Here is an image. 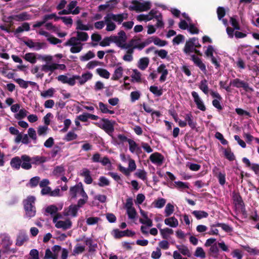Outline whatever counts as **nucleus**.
Returning a JSON list of instances; mask_svg holds the SVG:
<instances>
[{
    "label": "nucleus",
    "instance_id": "nucleus-57",
    "mask_svg": "<svg viewBox=\"0 0 259 259\" xmlns=\"http://www.w3.org/2000/svg\"><path fill=\"white\" fill-rule=\"evenodd\" d=\"M55 92V90L53 88L49 89L47 91L41 92L40 94L41 96L46 98L48 97H52L53 96V95Z\"/></svg>",
    "mask_w": 259,
    "mask_h": 259
},
{
    "label": "nucleus",
    "instance_id": "nucleus-51",
    "mask_svg": "<svg viewBox=\"0 0 259 259\" xmlns=\"http://www.w3.org/2000/svg\"><path fill=\"white\" fill-rule=\"evenodd\" d=\"M194 255L196 257H199L202 258L205 257V253L203 248L201 247H198L196 248Z\"/></svg>",
    "mask_w": 259,
    "mask_h": 259
},
{
    "label": "nucleus",
    "instance_id": "nucleus-54",
    "mask_svg": "<svg viewBox=\"0 0 259 259\" xmlns=\"http://www.w3.org/2000/svg\"><path fill=\"white\" fill-rule=\"evenodd\" d=\"M65 171V169L63 166L60 165L57 166L54 169L53 173L55 176H59Z\"/></svg>",
    "mask_w": 259,
    "mask_h": 259
},
{
    "label": "nucleus",
    "instance_id": "nucleus-25",
    "mask_svg": "<svg viewBox=\"0 0 259 259\" xmlns=\"http://www.w3.org/2000/svg\"><path fill=\"white\" fill-rule=\"evenodd\" d=\"M123 15V14L115 15L113 13H110L108 14L107 16L110 18V19L118 22V24H120L124 19Z\"/></svg>",
    "mask_w": 259,
    "mask_h": 259
},
{
    "label": "nucleus",
    "instance_id": "nucleus-27",
    "mask_svg": "<svg viewBox=\"0 0 259 259\" xmlns=\"http://www.w3.org/2000/svg\"><path fill=\"white\" fill-rule=\"evenodd\" d=\"M56 69H57L56 63H53L51 65H43L41 67V70L45 72H47L49 71H51L49 74V76L51 75L52 73Z\"/></svg>",
    "mask_w": 259,
    "mask_h": 259
},
{
    "label": "nucleus",
    "instance_id": "nucleus-16",
    "mask_svg": "<svg viewBox=\"0 0 259 259\" xmlns=\"http://www.w3.org/2000/svg\"><path fill=\"white\" fill-rule=\"evenodd\" d=\"M78 208L76 205H71L67 209H66L64 212L65 216L71 215L73 217H75L77 215Z\"/></svg>",
    "mask_w": 259,
    "mask_h": 259
},
{
    "label": "nucleus",
    "instance_id": "nucleus-41",
    "mask_svg": "<svg viewBox=\"0 0 259 259\" xmlns=\"http://www.w3.org/2000/svg\"><path fill=\"white\" fill-rule=\"evenodd\" d=\"M165 216L166 217H169L170 215L172 213H173L174 211V206L172 204H171L170 203H168L166 205V207L165 208Z\"/></svg>",
    "mask_w": 259,
    "mask_h": 259
},
{
    "label": "nucleus",
    "instance_id": "nucleus-5",
    "mask_svg": "<svg viewBox=\"0 0 259 259\" xmlns=\"http://www.w3.org/2000/svg\"><path fill=\"white\" fill-rule=\"evenodd\" d=\"M197 40V37H193L190 38L186 41L185 45L183 49V52L187 55H189L191 53H193V50L195 48V41Z\"/></svg>",
    "mask_w": 259,
    "mask_h": 259
},
{
    "label": "nucleus",
    "instance_id": "nucleus-26",
    "mask_svg": "<svg viewBox=\"0 0 259 259\" xmlns=\"http://www.w3.org/2000/svg\"><path fill=\"white\" fill-rule=\"evenodd\" d=\"M123 68L121 66L117 67L114 72L113 74L111 77L113 80H118L122 76L123 74Z\"/></svg>",
    "mask_w": 259,
    "mask_h": 259
},
{
    "label": "nucleus",
    "instance_id": "nucleus-61",
    "mask_svg": "<svg viewBox=\"0 0 259 259\" xmlns=\"http://www.w3.org/2000/svg\"><path fill=\"white\" fill-rule=\"evenodd\" d=\"M76 29L81 30H88L89 28L88 26L82 24V21L80 19L76 21Z\"/></svg>",
    "mask_w": 259,
    "mask_h": 259
},
{
    "label": "nucleus",
    "instance_id": "nucleus-12",
    "mask_svg": "<svg viewBox=\"0 0 259 259\" xmlns=\"http://www.w3.org/2000/svg\"><path fill=\"white\" fill-rule=\"evenodd\" d=\"M191 60L194 62V64L198 67L203 72L206 71L205 65L202 62L201 60L195 55H191Z\"/></svg>",
    "mask_w": 259,
    "mask_h": 259
},
{
    "label": "nucleus",
    "instance_id": "nucleus-33",
    "mask_svg": "<svg viewBox=\"0 0 259 259\" xmlns=\"http://www.w3.org/2000/svg\"><path fill=\"white\" fill-rule=\"evenodd\" d=\"M99 106L101 112L103 113H109L110 114H113L114 113V111L113 110H110L108 109L107 108V106L103 102H99Z\"/></svg>",
    "mask_w": 259,
    "mask_h": 259
},
{
    "label": "nucleus",
    "instance_id": "nucleus-11",
    "mask_svg": "<svg viewBox=\"0 0 259 259\" xmlns=\"http://www.w3.org/2000/svg\"><path fill=\"white\" fill-rule=\"evenodd\" d=\"M31 15L27 12H24L17 15H13L11 18L16 21H24L31 19Z\"/></svg>",
    "mask_w": 259,
    "mask_h": 259
},
{
    "label": "nucleus",
    "instance_id": "nucleus-53",
    "mask_svg": "<svg viewBox=\"0 0 259 259\" xmlns=\"http://www.w3.org/2000/svg\"><path fill=\"white\" fill-rule=\"evenodd\" d=\"M77 40H78L77 37H72L65 43L64 45L65 46H74L78 45H80V43L76 42Z\"/></svg>",
    "mask_w": 259,
    "mask_h": 259
},
{
    "label": "nucleus",
    "instance_id": "nucleus-4",
    "mask_svg": "<svg viewBox=\"0 0 259 259\" xmlns=\"http://www.w3.org/2000/svg\"><path fill=\"white\" fill-rule=\"evenodd\" d=\"M210 94L213 98L212 101V104L213 107L217 109L219 111L222 110L223 109V106L221 104V101L223 98L219 93L211 90Z\"/></svg>",
    "mask_w": 259,
    "mask_h": 259
},
{
    "label": "nucleus",
    "instance_id": "nucleus-37",
    "mask_svg": "<svg viewBox=\"0 0 259 259\" xmlns=\"http://www.w3.org/2000/svg\"><path fill=\"white\" fill-rule=\"evenodd\" d=\"M160 234L163 239H167L168 238V234H172L174 233L171 229L165 228L163 229H160Z\"/></svg>",
    "mask_w": 259,
    "mask_h": 259
},
{
    "label": "nucleus",
    "instance_id": "nucleus-22",
    "mask_svg": "<svg viewBox=\"0 0 259 259\" xmlns=\"http://www.w3.org/2000/svg\"><path fill=\"white\" fill-rule=\"evenodd\" d=\"M30 25L28 22H24L21 26L17 27L14 31V34L17 35L19 33H22L24 31H28L30 30Z\"/></svg>",
    "mask_w": 259,
    "mask_h": 259
},
{
    "label": "nucleus",
    "instance_id": "nucleus-34",
    "mask_svg": "<svg viewBox=\"0 0 259 259\" xmlns=\"http://www.w3.org/2000/svg\"><path fill=\"white\" fill-rule=\"evenodd\" d=\"M24 58L27 61L34 64L36 62V58L35 54L33 53H28L25 55Z\"/></svg>",
    "mask_w": 259,
    "mask_h": 259
},
{
    "label": "nucleus",
    "instance_id": "nucleus-10",
    "mask_svg": "<svg viewBox=\"0 0 259 259\" xmlns=\"http://www.w3.org/2000/svg\"><path fill=\"white\" fill-rule=\"evenodd\" d=\"M22 163L21 167L26 170L31 168L32 163L31 162L30 157L27 155L24 154L21 156Z\"/></svg>",
    "mask_w": 259,
    "mask_h": 259
},
{
    "label": "nucleus",
    "instance_id": "nucleus-2",
    "mask_svg": "<svg viewBox=\"0 0 259 259\" xmlns=\"http://www.w3.org/2000/svg\"><path fill=\"white\" fill-rule=\"evenodd\" d=\"M101 120L103 122L102 124H101L98 122H95L94 124L98 127L104 130L109 135L111 136L114 131V125L115 122L104 118H102Z\"/></svg>",
    "mask_w": 259,
    "mask_h": 259
},
{
    "label": "nucleus",
    "instance_id": "nucleus-7",
    "mask_svg": "<svg viewBox=\"0 0 259 259\" xmlns=\"http://www.w3.org/2000/svg\"><path fill=\"white\" fill-rule=\"evenodd\" d=\"M149 159L153 163L160 166L163 163L164 157L161 153L154 152L151 154Z\"/></svg>",
    "mask_w": 259,
    "mask_h": 259
},
{
    "label": "nucleus",
    "instance_id": "nucleus-62",
    "mask_svg": "<svg viewBox=\"0 0 259 259\" xmlns=\"http://www.w3.org/2000/svg\"><path fill=\"white\" fill-rule=\"evenodd\" d=\"M28 112L24 109H21L19 110V113L15 115V117L17 119H21L27 116Z\"/></svg>",
    "mask_w": 259,
    "mask_h": 259
},
{
    "label": "nucleus",
    "instance_id": "nucleus-32",
    "mask_svg": "<svg viewBox=\"0 0 259 259\" xmlns=\"http://www.w3.org/2000/svg\"><path fill=\"white\" fill-rule=\"evenodd\" d=\"M149 60L148 58H143L140 59L138 67L142 70H145L148 66Z\"/></svg>",
    "mask_w": 259,
    "mask_h": 259
},
{
    "label": "nucleus",
    "instance_id": "nucleus-36",
    "mask_svg": "<svg viewBox=\"0 0 259 259\" xmlns=\"http://www.w3.org/2000/svg\"><path fill=\"white\" fill-rule=\"evenodd\" d=\"M199 88L205 94L208 93V87L207 84V80L205 79L202 80L199 85Z\"/></svg>",
    "mask_w": 259,
    "mask_h": 259
},
{
    "label": "nucleus",
    "instance_id": "nucleus-63",
    "mask_svg": "<svg viewBox=\"0 0 259 259\" xmlns=\"http://www.w3.org/2000/svg\"><path fill=\"white\" fill-rule=\"evenodd\" d=\"M185 37L183 35L179 34L177 35L172 40L174 44L179 45L184 40Z\"/></svg>",
    "mask_w": 259,
    "mask_h": 259
},
{
    "label": "nucleus",
    "instance_id": "nucleus-30",
    "mask_svg": "<svg viewBox=\"0 0 259 259\" xmlns=\"http://www.w3.org/2000/svg\"><path fill=\"white\" fill-rule=\"evenodd\" d=\"M176 247L183 255H187L188 257L191 256L190 251L186 246L177 245Z\"/></svg>",
    "mask_w": 259,
    "mask_h": 259
},
{
    "label": "nucleus",
    "instance_id": "nucleus-58",
    "mask_svg": "<svg viewBox=\"0 0 259 259\" xmlns=\"http://www.w3.org/2000/svg\"><path fill=\"white\" fill-rule=\"evenodd\" d=\"M217 15L219 20H221L226 15L225 9L224 7H219L217 9Z\"/></svg>",
    "mask_w": 259,
    "mask_h": 259
},
{
    "label": "nucleus",
    "instance_id": "nucleus-21",
    "mask_svg": "<svg viewBox=\"0 0 259 259\" xmlns=\"http://www.w3.org/2000/svg\"><path fill=\"white\" fill-rule=\"evenodd\" d=\"M31 162L32 164L39 165L47 161V157L43 156H35L30 157Z\"/></svg>",
    "mask_w": 259,
    "mask_h": 259
},
{
    "label": "nucleus",
    "instance_id": "nucleus-64",
    "mask_svg": "<svg viewBox=\"0 0 259 259\" xmlns=\"http://www.w3.org/2000/svg\"><path fill=\"white\" fill-rule=\"evenodd\" d=\"M161 255V250L159 248L157 247L156 251H152L151 253V257L153 259H159Z\"/></svg>",
    "mask_w": 259,
    "mask_h": 259
},
{
    "label": "nucleus",
    "instance_id": "nucleus-55",
    "mask_svg": "<svg viewBox=\"0 0 259 259\" xmlns=\"http://www.w3.org/2000/svg\"><path fill=\"white\" fill-rule=\"evenodd\" d=\"M233 200L236 204L242 206L244 204L241 195L239 194H234L233 196Z\"/></svg>",
    "mask_w": 259,
    "mask_h": 259
},
{
    "label": "nucleus",
    "instance_id": "nucleus-43",
    "mask_svg": "<svg viewBox=\"0 0 259 259\" xmlns=\"http://www.w3.org/2000/svg\"><path fill=\"white\" fill-rule=\"evenodd\" d=\"M153 40L154 45L159 47H163L167 44V41L162 40L157 36H155L154 38H153Z\"/></svg>",
    "mask_w": 259,
    "mask_h": 259
},
{
    "label": "nucleus",
    "instance_id": "nucleus-35",
    "mask_svg": "<svg viewBox=\"0 0 259 259\" xmlns=\"http://www.w3.org/2000/svg\"><path fill=\"white\" fill-rule=\"evenodd\" d=\"M96 72L101 77L104 78L108 79L110 77L109 72L105 69L98 68Z\"/></svg>",
    "mask_w": 259,
    "mask_h": 259
},
{
    "label": "nucleus",
    "instance_id": "nucleus-59",
    "mask_svg": "<svg viewBox=\"0 0 259 259\" xmlns=\"http://www.w3.org/2000/svg\"><path fill=\"white\" fill-rule=\"evenodd\" d=\"M58 210V207L54 205H50L48 207H47L46 209V211L47 213L51 214V215H53V214L57 213Z\"/></svg>",
    "mask_w": 259,
    "mask_h": 259
},
{
    "label": "nucleus",
    "instance_id": "nucleus-29",
    "mask_svg": "<svg viewBox=\"0 0 259 259\" xmlns=\"http://www.w3.org/2000/svg\"><path fill=\"white\" fill-rule=\"evenodd\" d=\"M185 119L188 122V124L192 129H195L196 126V122L193 119V116L191 113L187 114Z\"/></svg>",
    "mask_w": 259,
    "mask_h": 259
},
{
    "label": "nucleus",
    "instance_id": "nucleus-8",
    "mask_svg": "<svg viewBox=\"0 0 259 259\" xmlns=\"http://www.w3.org/2000/svg\"><path fill=\"white\" fill-rule=\"evenodd\" d=\"M118 2V0H110L107 2L105 4L100 5L98 7V10L99 11H102L108 9L109 11H112L115 8Z\"/></svg>",
    "mask_w": 259,
    "mask_h": 259
},
{
    "label": "nucleus",
    "instance_id": "nucleus-45",
    "mask_svg": "<svg viewBox=\"0 0 259 259\" xmlns=\"http://www.w3.org/2000/svg\"><path fill=\"white\" fill-rule=\"evenodd\" d=\"M98 185L100 187H103L104 186H109L110 185V182L105 177L101 176L99 179Z\"/></svg>",
    "mask_w": 259,
    "mask_h": 259
},
{
    "label": "nucleus",
    "instance_id": "nucleus-50",
    "mask_svg": "<svg viewBox=\"0 0 259 259\" xmlns=\"http://www.w3.org/2000/svg\"><path fill=\"white\" fill-rule=\"evenodd\" d=\"M77 138V135L76 134H75L73 132H69L65 136L64 140L66 141L69 142L76 139Z\"/></svg>",
    "mask_w": 259,
    "mask_h": 259
},
{
    "label": "nucleus",
    "instance_id": "nucleus-6",
    "mask_svg": "<svg viewBox=\"0 0 259 259\" xmlns=\"http://www.w3.org/2000/svg\"><path fill=\"white\" fill-rule=\"evenodd\" d=\"M113 232H114V237L115 239H119L124 236L126 237H133L135 234V232L127 229L124 231H120L118 229H114Z\"/></svg>",
    "mask_w": 259,
    "mask_h": 259
},
{
    "label": "nucleus",
    "instance_id": "nucleus-14",
    "mask_svg": "<svg viewBox=\"0 0 259 259\" xmlns=\"http://www.w3.org/2000/svg\"><path fill=\"white\" fill-rule=\"evenodd\" d=\"M157 72L159 73H161V75L159 78V81L161 82L165 81L168 72L164 64H161L160 65V66L157 68Z\"/></svg>",
    "mask_w": 259,
    "mask_h": 259
},
{
    "label": "nucleus",
    "instance_id": "nucleus-60",
    "mask_svg": "<svg viewBox=\"0 0 259 259\" xmlns=\"http://www.w3.org/2000/svg\"><path fill=\"white\" fill-rule=\"evenodd\" d=\"M48 127L47 126H39L37 128V134L40 136H45L47 135Z\"/></svg>",
    "mask_w": 259,
    "mask_h": 259
},
{
    "label": "nucleus",
    "instance_id": "nucleus-1",
    "mask_svg": "<svg viewBox=\"0 0 259 259\" xmlns=\"http://www.w3.org/2000/svg\"><path fill=\"white\" fill-rule=\"evenodd\" d=\"M35 198L31 196L23 201L24 208L25 211V215L28 218L33 217L36 213V208L34 206Z\"/></svg>",
    "mask_w": 259,
    "mask_h": 259
},
{
    "label": "nucleus",
    "instance_id": "nucleus-19",
    "mask_svg": "<svg viewBox=\"0 0 259 259\" xmlns=\"http://www.w3.org/2000/svg\"><path fill=\"white\" fill-rule=\"evenodd\" d=\"M21 157L15 156L11 159L10 165L13 168L18 170L21 166Z\"/></svg>",
    "mask_w": 259,
    "mask_h": 259
},
{
    "label": "nucleus",
    "instance_id": "nucleus-23",
    "mask_svg": "<svg viewBox=\"0 0 259 259\" xmlns=\"http://www.w3.org/2000/svg\"><path fill=\"white\" fill-rule=\"evenodd\" d=\"M165 225L172 228H176L179 225V222L175 217H170L164 220Z\"/></svg>",
    "mask_w": 259,
    "mask_h": 259
},
{
    "label": "nucleus",
    "instance_id": "nucleus-40",
    "mask_svg": "<svg viewBox=\"0 0 259 259\" xmlns=\"http://www.w3.org/2000/svg\"><path fill=\"white\" fill-rule=\"evenodd\" d=\"M111 42L115 43L116 46L121 49L122 48L123 42H122L118 36L111 35Z\"/></svg>",
    "mask_w": 259,
    "mask_h": 259
},
{
    "label": "nucleus",
    "instance_id": "nucleus-13",
    "mask_svg": "<svg viewBox=\"0 0 259 259\" xmlns=\"http://www.w3.org/2000/svg\"><path fill=\"white\" fill-rule=\"evenodd\" d=\"M82 184L81 182H79L75 186L70 188L69 195L71 199H75L76 198L77 194L79 193L81 190V188H82Z\"/></svg>",
    "mask_w": 259,
    "mask_h": 259
},
{
    "label": "nucleus",
    "instance_id": "nucleus-17",
    "mask_svg": "<svg viewBox=\"0 0 259 259\" xmlns=\"http://www.w3.org/2000/svg\"><path fill=\"white\" fill-rule=\"evenodd\" d=\"M80 176L84 178V182L87 184H91L93 182L91 171L88 168H83Z\"/></svg>",
    "mask_w": 259,
    "mask_h": 259
},
{
    "label": "nucleus",
    "instance_id": "nucleus-31",
    "mask_svg": "<svg viewBox=\"0 0 259 259\" xmlns=\"http://www.w3.org/2000/svg\"><path fill=\"white\" fill-rule=\"evenodd\" d=\"M224 154L225 157L229 161H233L235 159V156L230 147L225 149Z\"/></svg>",
    "mask_w": 259,
    "mask_h": 259
},
{
    "label": "nucleus",
    "instance_id": "nucleus-52",
    "mask_svg": "<svg viewBox=\"0 0 259 259\" xmlns=\"http://www.w3.org/2000/svg\"><path fill=\"white\" fill-rule=\"evenodd\" d=\"M128 141L129 150L131 153H135L137 148L139 146L136 143V142L133 140L131 139Z\"/></svg>",
    "mask_w": 259,
    "mask_h": 259
},
{
    "label": "nucleus",
    "instance_id": "nucleus-39",
    "mask_svg": "<svg viewBox=\"0 0 259 259\" xmlns=\"http://www.w3.org/2000/svg\"><path fill=\"white\" fill-rule=\"evenodd\" d=\"M150 91L157 97L161 96L163 94L162 89H158L156 86L152 85L149 88Z\"/></svg>",
    "mask_w": 259,
    "mask_h": 259
},
{
    "label": "nucleus",
    "instance_id": "nucleus-15",
    "mask_svg": "<svg viewBox=\"0 0 259 259\" xmlns=\"http://www.w3.org/2000/svg\"><path fill=\"white\" fill-rule=\"evenodd\" d=\"M72 226V222L69 219L65 221H59L55 224L57 228H62L64 230L70 229Z\"/></svg>",
    "mask_w": 259,
    "mask_h": 259
},
{
    "label": "nucleus",
    "instance_id": "nucleus-3",
    "mask_svg": "<svg viewBox=\"0 0 259 259\" xmlns=\"http://www.w3.org/2000/svg\"><path fill=\"white\" fill-rule=\"evenodd\" d=\"M230 85L237 88H242L246 92H252L253 91V89L249 86L248 82L239 78H236L231 81Z\"/></svg>",
    "mask_w": 259,
    "mask_h": 259
},
{
    "label": "nucleus",
    "instance_id": "nucleus-44",
    "mask_svg": "<svg viewBox=\"0 0 259 259\" xmlns=\"http://www.w3.org/2000/svg\"><path fill=\"white\" fill-rule=\"evenodd\" d=\"M134 74L132 75L131 77L132 78V81H133L134 80H135L137 82H141V73L137 69L133 70Z\"/></svg>",
    "mask_w": 259,
    "mask_h": 259
},
{
    "label": "nucleus",
    "instance_id": "nucleus-9",
    "mask_svg": "<svg viewBox=\"0 0 259 259\" xmlns=\"http://www.w3.org/2000/svg\"><path fill=\"white\" fill-rule=\"evenodd\" d=\"M28 240V237L26 233L21 231L19 232L16 239V245L18 246H22L24 243Z\"/></svg>",
    "mask_w": 259,
    "mask_h": 259
},
{
    "label": "nucleus",
    "instance_id": "nucleus-24",
    "mask_svg": "<svg viewBox=\"0 0 259 259\" xmlns=\"http://www.w3.org/2000/svg\"><path fill=\"white\" fill-rule=\"evenodd\" d=\"M105 22L106 24V29L107 31H113L116 28V25L111 21V19L106 15L104 17Z\"/></svg>",
    "mask_w": 259,
    "mask_h": 259
},
{
    "label": "nucleus",
    "instance_id": "nucleus-38",
    "mask_svg": "<svg viewBox=\"0 0 259 259\" xmlns=\"http://www.w3.org/2000/svg\"><path fill=\"white\" fill-rule=\"evenodd\" d=\"M138 12L147 11L150 9L151 4L149 2L140 3Z\"/></svg>",
    "mask_w": 259,
    "mask_h": 259
},
{
    "label": "nucleus",
    "instance_id": "nucleus-18",
    "mask_svg": "<svg viewBox=\"0 0 259 259\" xmlns=\"http://www.w3.org/2000/svg\"><path fill=\"white\" fill-rule=\"evenodd\" d=\"M76 5L77 2L72 1L67 6L68 10L69 11H71V14L77 15L79 13L80 9L79 7H76Z\"/></svg>",
    "mask_w": 259,
    "mask_h": 259
},
{
    "label": "nucleus",
    "instance_id": "nucleus-20",
    "mask_svg": "<svg viewBox=\"0 0 259 259\" xmlns=\"http://www.w3.org/2000/svg\"><path fill=\"white\" fill-rule=\"evenodd\" d=\"M92 77V73L89 72L82 74L81 76L79 75L78 80L79 85L84 84L88 80L91 79Z\"/></svg>",
    "mask_w": 259,
    "mask_h": 259
},
{
    "label": "nucleus",
    "instance_id": "nucleus-28",
    "mask_svg": "<svg viewBox=\"0 0 259 259\" xmlns=\"http://www.w3.org/2000/svg\"><path fill=\"white\" fill-rule=\"evenodd\" d=\"M197 220H200L202 218H206L208 216V213L203 210H194L192 212Z\"/></svg>",
    "mask_w": 259,
    "mask_h": 259
},
{
    "label": "nucleus",
    "instance_id": "nucleus-48",
    "mask_svg": "<svg viewBox=\"0 0 259 259\" xmlns=\"http://www.w3.org/2000/svg\"><path fill=\"white\" fill-rule=\"evenodd\" d=\"M95 56V54L91 51H89L84 56H81L80 57V59L81 61H86L92 58H93Z\"/></svg>",
    "mask_w": 259,
    "mask_h": 259
},
{
    "label": "nucleus",
    "instance_id": "nucleus-56",
    "mask_svg": "<svg viewBox=\"0 0 259 259\" xmlns=\"http://www.w3.org/2000/svg\"><path fill=\"white\" fill-rule=\"evenodd\" d=\"M14 80L17 82L21 88L25 89L28 88L27 81H25L21 78L14 79Z\"/></svg>",
    "mask_w": 259,
    "mask_h": 259
},
{
    "label": "nucleus",
    "instance_id": "nucleus-49",
    "mask_svg": "<svg viewBox=\"0 0 259 259\" xmlns=\"http://www.w3.org/2000/svg\"><path fill=\"white\" fill-rule=\"evenodd\" d=\"M154 203L155 207L161 208L164 206L166 203V200L164 198H160L155 200Z\"/></svg>",
    "mask_w": 259,
    "mask_h": 259
},
{
    "label": "nucleus",
    "instance_id": "nucleus-42",
    "mask_svg": "<svg viewBox=\"0 0 259 259\" xmlns=\"http://www.w3.org/2000/svg\"><path fill=\"white\" fill-rule=\"evenodd\" d=\"M77 38L78 40L85 41L89 38V35L87 32L82 31L77 32Z\"/></svg>",
    "mask_w": 259,
    "mask_h": 259
},
{
    "label": "nucleus",
    "instance_id": "nucleus-47",
    "mask_svg": "<svg viewBox=\"0 0 259 259\" xmlns=\"http://www.w3.org/2000/svg\"><path fill=\"white\" fill-rule=\"evenodd\" d=\"M236 17V16L230 17V22L234 29L236 30H240V27L238 21L235 18Z\"/></svg>",
    "mask_w": 259,
    "mask_h": 259
},
{
    "label": "nucleus",
    "instance_id": "nucleus-46",
    "mask_svg": "<svg viewBox=\"0 0 259 259\" xmlns=\"http://www.w3.org/2000/svg\"><path fill=\"white\" fill-rule=\"evenodd\" d=\"M140 2L137 0L132 1L131 2L132 5L129 6L128 9L132 11H135L138 12V9L140 7Z\"/></svg>",
    "mask_w": 259,
    "mask_h": 259
}]
</instances>
